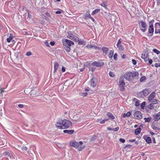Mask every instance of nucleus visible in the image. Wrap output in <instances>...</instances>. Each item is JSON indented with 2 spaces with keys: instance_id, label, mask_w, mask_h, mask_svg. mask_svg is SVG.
I'll use <instances>...</instances> for the list:
<instances>
[{
  "instance_id": "nucleus-1",
  "label": "nucleus",
  "mask_w": 160,
  "mask_h": 160,
  "mask_svg": "<svg viewBox=\"0 0 160 160\" xmlns=\"http://www.w3.org/2000/svg\"><path fill=\"white\" fill-rule=\"evenodd\" d=\"M82 142L81 141H80L79 142H70V145L71 146H73L76 148L79 147V151H81L82 149H84L85 147L84 145L82 146Z\"/></svg>"
},
{
  "instance_id": "nucleus-2",
  "label": "nucleus",
  "mask_w": 160,
  "mask_h": 160,
  "mask_svg": "<svg viewBox=\"0 0 160 160\" xmlns=\"http://www.w3.org/2000/svg\"><path fill=\"white\" fill-rule=\"evenodd\" d=\"M63 128L64 129L67 128L72 125V123L69 120L64 119L62 121Z\"/></svg>"
},
{
  "instance_id": "nucleus-3",
  "label": "nucleus",
  "mask_w": 160,
  "mask_h": 160,
  "mask_svg": "<svg viewBox=\"0 0 160 160\" xmlns=\"http://www.w3.org/2000/svg\"><path fill=\"white\" fill-rule=\"evenodd\" d=\"M119 89L122 91H123L124 90L125 88L124 86L125 85V82H124L123 78H120L119 79Z\"/></svg>"
},
{
  "instance_id": "nucleus-4",
  "label": "nucleus",
  "mask_w": 160,
  "mask_h": 160,
  "mask_svg": "<svg viewBox=\"0 0 160 160\" xmlns=\"http://www.w3.org/2000/svg\"><path fill=\"white\" fill-rule=\"evenodd\" d=\"M67 36L70 39L74 40L77 42H78V37L73 35L71 33H68Z\"/></svg>"
},
{
  "instance_id": "nucleus-5",
  "label": "nucleus",
  "mask_w": 160,
  "mask_h": 160,
  "mask_svg": "<svg viewBox=\"0 0 160 160\" xmlns=\"http://www.w3.org/2000/svg\"><path fill=\"white\" fill-rule=\"evenodd\" d=\"M132 72H127L124 75V78L127 80L131 81H132Z\"/></svg>"
},
{
  "instance_id": "nucleus-6",
  "label": "nucleus",
  "mask_w": 160,
  "mask_h": 160,
  "mask_svg": "<svg viewBox=\"0 0 160 160\" xmlns=\"http://www.w3.org/2000/svg\"><path fill=\"white\" fill-rule=\"evenodd\" d=\"M140 23H141L142 27L143 28V29L141 28V30L143 32H145L146 31L147 27V25L146 22L144 21H142L140 22L139 24Z\"/></svg>"
},
{
  "instance_id": "nucleus-7",
  "label": "nucleus",
  "mask_w": 160,
  "mask_h": 160,
  "mask_svg": "<svg viewBox=\"0 0 160 160\" xmlns=\"http://www.w3.org/2000/svg\"><path fill=\"white\" fill-rule=\"evenodd\" d=\"M59 67V65L58 63L56 62H55L54 65V71L53 72V74L54 75L55 78H57V75L56 74V72Z\"/></svg>"
},
{
  "instance_id": "nucleus-8",
  "label": "nucleus",
  "mask_w": 160,
  "mask_h": 160,
  "mask_svg": "<svg viewBox=\"0 0 160 160\" xmlns=\"http://www.w3.org/2000/svg\"><path fill=\"white\" fill-rule=\"evenodd\" d=\"M74 42L72 41L66 39L65 41H63V45H67L69 46H71L72 45H73Z\"/></svg>"
},
{
  "instance_id": "nucleus-9",
  "label": "nucleus",
  "mask_w": 160,
  "mask_h": 160,
  "mask_svg": "<svg viewBox=\"0 0 160 160\" xmlns=\"http://www.w3.org/2000/svg\"><path fill=\"white\" fill-rule=\"evenodd\" d=\"M104 65V63L102 62H94L92 63V65L93 66H95L97 67H100L103 66Z\"/></svg>"
},
{
  "instance_id": "nucleus-10",
  "label": "nucleus",
  "mask_w": 160,
  "mask_h": 160,
  "mask_svg": "<svg viewBox=\"0 0 160 160\" xmlns=\"http://www.w3.org/2000/svg\"><path fill=\"white\" fill-rule=\"evenodd\" d=\"M134 117L137 119H139L142 118V115L140 112L137 111L134 113Z\"/></svg>"
},
{
  "instance_id": "nucleus-11",
  "label": "nucleus",
  "mask_w": 160,
  "mask_h": 160,
  "mask_svg": "<svg viewBox=\"0 0 160 160\" xmlns=\"http://www.w3.org/2000/svg\"><path fill=\"white\" fill-rule=\"evenodd\" d=\"M155 96V93L154 92H152L149 96L148 98V100L149 102L153 99Z\"/></svg>"
},
{
  "instance_id": "nucleus-12",
  "label": "nucleus",
  "mask_w": 160,
  "mask_h": 160,
  "mask_svg": "<svg viewBox=\"0 0 160 160\" xmlns=\"http://www.w3.org/2000/svg\"><path fill=\"white\" fill-rule=\"evenodd\" d=\"M151 92V90L150 89L146 88L143 90L142 91V93L143 96H145L148 95Z\"/></svg>"
},
{
  "instance_id": "nucleus-13",
  "label": "nucleus",
  "mask_w": 160,
  "mask_h": 160,
  "mask_svg": "<svg viewBox=\"0 0 160 160\" xmlns=\"http://www.w3.org/2000/svg\"><path fill=\"white\" fill-rule=\"evenodd\" d=\"M97 82V79L96 78H93L90 82L91 85L93 87H94L96 85V83Z\"/></svg>"
},
{
  "instance_id": "nucleus-14",
  "label": "nucleus",
  "mask_w": 160,
  "mask_h": 160,
  "mask_svg": "<svg viewBox=\"0 0 160 160\" xmlns=\"http://www.w3.org/2000/svg\"><path fill=\"white\" fill-rule=\"evenodd\" d=\"M56 125L57 128L59 129H64V127L63 128L62 121L61 122H57L56 123Z\"/></svg>"
},
{
  "instance_id": "nucleus-15",
  "label": "nucleus",
  "mask_w": 160,
  "mask_h": 160,
  "mask_svg": "<svg viewBox=\"0 0 160 160\" xmlns=\"http://www.w3.org/2000/svg\"><path fill=\"white\" fill-rule=\"evenodd\" d=\"M155 27L156 28L155 31V33H160V29H157V28H160V23L158 22L156 23L155 24Z\"/></svg>"
},
{
  "instance_id": "nucleus-16",
  "label": "nucleus",
  "mask_w": 160,
  "mask_h": 160,
  "mask_svg": "<svg viewBox=\"0 0 160 160\" xmlns=\"http://www.w3.org/2000/svg\"><path fill=\"white\" fill-rule=\"evenodd\" d=\"M143 138L148 143H150L151 142V139L150 137H148L147 136L144 135Z\"/></svg>"
},
{
  "instance_id": "nucleus-17",
  "label": "nucleus",
  "mask_w": 160,
  "mask_h": 160,
  "mask_svg": "<svg viewBox=\"0 0 160 160\" xmlns=\"http://www.w3.org/2000/svg\"><path fill=\"white\" fill-rule=\"evenodd\" d=\"M30 95L32 97H34L37 95H38V93L37 92V90L36 89H34L31 90L30 92Z\"/></svg>"
},
{
  "instance_id": "nucleus-18",
  "label": "nucleus",
  "mask_w": 160,
  "mask_h": 160,
  "mask_svg": "<svg viewBox=\"0 0 160 160\" xmlns=\"http://www.w3.org/2000/svg\"><path fill=\"white\" fill-rule=\"evenodd\" d=\"M63 132L65 133L72 134L74 132V131L72 130H64Z\"/></svg>"
},
{
  "instance_id": "nucleus-19",
  "label": "nucleus",
  "mask_w": 160,
  "mask_h": 160,
  "mask_svg": "<svg viewBox=\"0 0 160 160\" xmlns=\"http://www.w3.org/2000/svg\"><path fill=\"white\" fill-rule=\"evenodd\" d=\"M64 48L66 50V51L68 52H69L71 50V48H70V46L67 45H63Z\"/></svg>"
},
{
  "instance_id": "nucleus-20",
  "label": "nucleus",
  "mask_w": 160,
  "mask_h": 160,
  "mask_svg": "<svg viewBox=\"0 0 160 160\" xmlns=\"http://www.w3.org/2000/svg\"><path fill=\"white\" fill-rule=\"evenodd\" d=\"M107 115L110 118H111L112 119H114L115 118L114 117V116L110 112H108Z\"/></svg>"
},
{
  "instance_id": "nucleus-21",
  "label": "nucleus",
  "mask_w": 160,
  "mask_h": 160,
  "mask_svg": "<svg viewBox=\"0 0 160 160\" xmlns=\"http://www.w3.org/2000/svg\"><path fill=\"white\" fill-rule=\"evenodd\" d=\"M141 128H138L136 129L135 131V133L136 135H138L141 132Z\"/></svg>"
},
{
  "instance_id": "nucleus-22",
  "label": "nucleus",
  "mask_w": 160,
  "mask_h": 160,
  "mask_svg": "<svg viewBox=\"0 0 160 160\" xmlns=\"http://www.w3.org/2000/svg\"><path fill=\"white\" fill-rule=\"evenodd\" d=\"M155 121H158L160 119V114L159 113H157L154 116Z\"/></svg>"
},
{
  "instance_id": "nucleus-23",
  "label": "nucleus",
  "mask_w": 160,
  "mask_h": 160,
  "mask_svg": "<svg viewBox=\"0 0 160 160\" xmlns=\"http://www.w3.org/2000/svg\"><path fill=\"white\" fill-rule=\"evenodd\" d=\"M3 154L5 156H8V157H9L10 158H11V153L8 151H6L3 153Z\"/></svg>"
},
{
  "instance_id": "nucleus-24",
  "label": "nucleus",
  "mask_w": 160,
  "mask_h": 160,
  "mask_svg": "<svg viewBox=\"0 0 160 160\" xmlns=\"http://www.w3.org/2000/svg\"><path fill=\"white\" fill-rule=\"evenodd\" d=\"M138 72H134L133 73H132V79H133V78L134 77H136V76H138Z\"/></svg>"
},
{
  "instance_id": "nucleus-25",
  "label": "nucleus",
  "mask_w": 160,
  "mask_h": 160,
  "mask_svg": "<svg viewBox=\"0 0 160 160\" xmlns=\"http://www.w3.org/2000/svg\"><path fill=\"white\" fill-rule=\"evenodd\" d=\"M8 36L9 38H7V41L8 42H10V41L12 40L13 37L12 36V35L10 33L9 34V36Z\"/></svg>"
},
{
  "instance_id": "nucleus-26",
  "label": "nucleus",
  "mask_w": 160,
  "mask_h": 160,
  "mask_svg": "<svg viewBox=\"0 0 160 160\" xmlns=\"http://www.w3.org/2000/svg\"><path fill=\"white\" fill-rule=\"evenodd\" d=\"M154 32V28H153V26H151V27L150 28V26L149 27L148 29V32L149 33H152Z\"/></svg>"
},
{
  "instance_id": "nucleus-27",
  "label": "nucleus",
  "mask_w": 160,
  "mask_h": 160,
  "mask_svg": "<svg viewBox=\"0 0 160 160\" xmlns=\"http://www.w3.org/2000/svg\"><path fill=\"white\" fill-rule=\"evenodd\" d=\"M102 50L104 53H105L106 54L107 53V52L108 50V49L107 48L103 47L102 48Z\"/></svg>"
},
{
  "instance_id": "nucleus-28",
  "label": "nucleus",
  "mask_w": 160,
  "mask_h": 160,
  "mask_svg": "<svg viewBox=\"0 0 160 160\" xmlns=\"http://www.w3.org/2000/svg\"><path fill=\"white\" fill-rule=\"evenodd\" d=\"M101 5L104 8H107V3L106 2H103L101 4Z\"/></svg>"
},
{
  "instance_id": "nucleus-29",
  "label": "nucleus",
  "mask_w": 160,
  "mask_h": 160,
  "mask_svg": "<svg viewBox=\"0 0 160 160\" xmlns=\"http://www.w3.org/2000/svg\"><path fill=\"white\" fill-rule=\"evenodd\" d=\"M11 160H17V157L14 155L13 153L11 152Z\"/></svg>"
},
{
  "instance_id": "nucleus-30",
  "label": "nucleus",
  "mask_w": 160,
  "mask_h": 160,
  "mask_svg": "<svg viewBox=\"0 0 160 160\" xmlns=\"http://www.w3.org/2000/svg\"><path fill=\"white\" fill-rule=\"evenodd\" d=\"M78 43L80 45H84L85 44V42L83 40L78 39Z\"/></svg>"
},
{
  "instance_id": "nucleus-31",
  "label": "nucleus",
  "mask_w": 160,
  "mask_h": 160,
  "mask_svg": "<svg viewBox=\"0 0 160 160\" xmlns=\"http://www.w3.org/2000/svg\"><path fill=\"white\" fill-rule=\"evenodd\" d=\"M100 11V10L99 9H95L92 12V15H95L99 12Z\"/></svg>"
},
{
  "instance_id": "nucleus-32",
  "label": "nucleus",
  "mask_w": 160,
  "mask_h": 160,
  "mask_svg": "<svg viewBox=\"0 0 160 160\" xmlns=\"http://www.w3.org/2000/svg\"><path fill=\"white\" fill-rule=\"evenodd\" d=\"M152 104H156L158 103V101L157 99H152L150 102Z\"/></svg>"
},
{
  "instance_id": "nucleus-33",
  "label": "nucleus",
  "mask_w": 160,
  "mask_h": 160,
  "mask_svg": "<svg viewBox=\"0 0 160 160\" xmlns=\"http://www.w3.org/2000/svg\"><path fill=\"white\" fill-rule=\"evenodd\" d=\"M152 128L154 130L159 131V127L155 126V125H152Z\"/></svg>"
},
{
  "instance_id": "nucleus-34",
  "label": "nucleus",
  "mask_w": 160,
  "mask_h": 160,
  "mask_svg": "<svg viewBox=\"0 0 160 160\" xmlns=\"http://www.w3.org/2000/svg\"><path fill=\"white\" fill-rule=\"evenodd\" d=\"M145 122H150L151 120V118L149 117L148 118H144Z\"/></svg>"
},
{
  "instance_id": "nucleus-35",
  "label": "nucleus",
  "mask_w": 160,
  "mask_h": 160,
  "mask_svg": "<svg viewBox=\"0 0 160 160\" xmlns=\"http://www.w3.org/2000/svg\"><path fill=\"white\" fill-rule=\"evenodd\" d=\"M117 48H118L119 50L122 51L123 50L124 48L123 46L121 45V44H119L118 46H117Z\"/></svg>"
},
{
  "instance_id": "nucleus-36",
  "label": "nucleus",
  "mask_w": 160,
  "mask_h": 160,
  "mask_svg": "<svg viewBox=\"0 0 160 160\" xmlns=\"http://www.w3.org/2000/svg\"><path fill=\"white\" fill-rule=\"evenodd\" d=\"M147 55L148 54L147 53L144 52L142 54L141 58L142 59H144V58H145L147 57Z\"/></svg>"
},
{
  "instance_id": "nucleus-37",
  "label": "nucleus",
  "mask_w": 160,
  "mask_h": 160,
  "mask_svg": "<svg viewBox=\"0 0 160 160\" xmlns=\"http://www.w3.org/2000/svg\"><path fill=\"white\" fill-rule=\"evenodd\" d=\"M113 52L112 51H110L109 52V54L108 55V56L109 58H112L113 55Z\"/></svg>"
},
{
  "instance_id": "nucleus-38",
  "label": "nucleus",
  "mask_w": 160,
  "mask_h": 160,
  "mask_svg": "<svg viewBox=\"0 0 160 160\" xmlns=\"http://www.w3.org/2000/svg\"><path fill=\"white\" fill-rule=\"evenodd\" d=\"M84 16L85 18L87 19V18H89L90 17L91 15L89 12H87L85 15H84Z\"/></svg>"
},
{
  "instance_id": "nucleus-39",
  "label": "nucleus",
  "mask_w": 160,
  "mask_h": 160,
  "mask_svg": "<svg viewBox=\"0 0 160 160\" xmlns=\"http://www.w3.org/2000/svg\"><path fill=\"white\" fill-rule=\"evenodd\" d=\"M154 22V20L153 19L152 20H151L149 22V26H150V28L151 27V26H153V23Z\"/></svg>"
},
{
  "instance_id": "nucleus-40",
  "label": "nucleus",
  "mask_w": 160,
  "mask_h": 160,
  "mask_svg": "<svg viewBox=\"0 0 160 160\" xmlns=\"http://www.w3.org/2000/svg\"><path fill=\"white\" fill-rule=\"evenodd\" d=\"M148 108L151 109L154 108V106L151 103L148 106Z\"/></svg>"
},
{
  "instance_id": "nucleus-41",
  "label": "nucleus",
  "mask_w": 160,
  "mask_h": 160,
  "mask_svg": "<svg viewBox=\"0 0 160 160\" xmlns=\"http://www.w3.org/2000/svg\"><path fill=\"white\" fill-rule=\"evenodd\" d=\"M152 51L155 53H156L157 54H159L160 53V52L158 50L155 48L153 49Z\"/></svg>"
},
{
  "instance_id": "nucleus-42",
  "label": "nucleus",
  "mask_w": 160,
  "mask_h": 160,
  "mask_svg": "<svg viewBox=\"0 0 160 160\" xmlns=\"http://www.w3.org/2000/svg\"><path fill=\"white\" fill-rule=\"evenodd\" d=\"M146 102H143L141 104V106L142 108L143 109L146 105Z\"/></svg>"
},
{
  "instance_id": "nucleus-43",
  "label": "nucleus",
  "mask_w": 160,
  "mask_h": 160,
  "mask_svg": "<svg viewBox=\"0 0 160 160\" xmlns=\"http://www.w3.org/2000/svg\"><path fill=\"white\" fill-rule=\"evenodd\" d=\"M109 76L111 77H114L115 76L114 73H113V72H110L109 73Z\"/></svg>"
},
{
  "instance_id": "nucleus-44",
  "label": "nucleus",
  "mask_w": 160,
  "mask_h": 160,
  "mask_svg": "<svg viewBox=\"0 0 160 160\" xmlns=\"http://www.w3.org/2000/svg\"><path fill=\"white\" fill-rule=\"evenodd\" d=\"M129 141L131 142H135V143L136 144H138V141H135V139H131L129 140Z\"/></svg>"
},
{
  "instance_id": "nucleus-45",
  "label": "nucleus",
  "mask_w": 160,
  "mask_h": 160,
  "mask_svg": "<svg viewBox=\"0 0 160 160\" xmlns=\"http://www.w3.org/2000/svg\"><path fill=\"white\" fill-rule=\"evenodd\" d=\"M135 105L136 106H138L139 105V102L138 100L137 101L135 102Z\"/></svg>"
},
{
  "instance_id": "nucleus-46",
  "label": "nucleus",
  "mask_w": 160,
  "mask_h": 160,
  "mask_svg": "<svg viewBox=\"0 0 160 160\" xmlns=\"http://www.w3.org/2000/svg\"><path fill=\"white\" fill-rule=\"evenodd\" d=\"M145 79V77H142L140 79V81L141 82H142Z\"/></svg>"
},
{
  "instance_id": "nucleus-47",
  "label": "nucleus",
  "mask_w": 160,
  "mask_h": 160,
  "mask_svg": "<svg viewBox=\"0 0 160 160\" xmlns=\"http://www.w3.org/2000/svg\"><path fill=\"white\" fill-rule=\"evenodd\" d=\"M32 55V53L30 52H27L26 55L27 56H30Z\"/></svg>"
},
{
  "instance_id": "nucleus-48",
  "label": "nucleus",
  "mask_w": 160,
  "mask_h": 160,
  "mask_svg": "<svg viewBox=\"0 0 160 160\" xmlns=\"http://www.w3.org/2000/svg\"><path fill=\"white\" fill-rule=\"evenodd\" d=\"M117 53H115L113 56V58L115 60H116L117 59Z\"/></svg>"
},
{
  "instance_id": "nucleus-49",
  "label": "nucleus",
  "mask_w": 160,
  "mask_h": 160,
  "mask_svg": "<svg viewBox=\"0 0 160 160\" xmlns=\"http://www.w3.org/2000/svg\"><path fill=\"white\" fill-rule=\"evenodd\" d=\"M87 48H93V46L92 45H88L86 46Z\"/></svg>"
},
{
  "instance_id": "nucleus-50",
  "label": "nucleus",
  "mask_w": 160,
  "mask_h": 160,
  "mask_svg": "<svg viewBox=\"0 0 160 160\" xmlns=\"http://www.w3.org/2000/svg\"><path fill=\"white\" fill-rule=\"evenodd\" d=\"M18 106L20 108H22L24 107V105L22 104H20L18 105Z\"/></svg>"
},
{
  "instance_id": "nucleus-51",
  "label": "nucleus",
  "mask_w": 160,
  "mask_h": 160,
  "mask_svg": "<svg viewBox=\"0 0 160 160\" xmlns=\"http://www.w3.org/2000/svg\"><path fill=\"white\" fill-rule=\"evenodd\" d=\"M155 66L156 67H160V63H156L155 64Z\"/></svg>"
},
{
  "instance_id": "nucleus-52",
  "label": "nucleus",
  "mask_w": 160,
  "mask_h": 160,
  "mask_svg": "<svg viewBox=\"0 0 160 160\" xmlns=\"http://www.w3.org/2000/svg\"><path fill=\"white\" fill-rule=\"evenodd\" d=\"M119 127H117L116 128H113V131H117L119 130Z\"/></svg>"
},
{
  "instance_id": "nucleus-53",
  "label": "nucleus",
  "mask_w": 160,
  "mask_h": 160,
  "mask_svg": "<svg viewBox=\"0 0 160 160\" xmlns=\"http://www.w3.org/2000/svg\"><path fill=\"white\" fill-rule=\"evenodd\" d=\"M132 63L133 64H134V65L136 64L137 62H136V61L135 60L132 59Z\"/></svg>"
},
{
  "instance_id": "nucleus-54",
  "label": "nucleus",
  "mask_w": 160,
  "mask_h": 160,
  "mask_svg": "<svg viewBox=\"0 0 160 160\" xmlns=\"http://www.w3.org/2000/svg\"><path fill=\"white\" fill-rule=\"evenodd\" d=\"M132 147V146L130 144H128V145H126L125 147H124V148H131V147Z\"/></svg>"
},
{
  "instance_id": "nucleus-55",
  "label": "nucleus",
  "mask_w": 160,
  "mask_h": 160,
  "mask_svg": "<svg viewBox=\"0 0 160 160\" xmlns=\"http://www.w3.org/2000/svg\"><path fill=\"white\" fill-rule=\"evenodd\" d=\"M153 61L154 62H157L158 61V60L157 58H154L153 59Z\"/></svg>"
},
{
  "instance_id": "nucleus-56",
  "label": "nucleus",
  "mask_w": 160,
  "mask_h": 160,
  "mask_svg": "<svg viewBox=\"0 0 160 160\" xmlns=\"http://www.w3.org/2000/svg\"><path fill=\"white\" fill-rule=\"evenodd\" d=\"M107 119H104L102 121H101L100 122L101 124H103L105 123V122L107 121Z\"/></svg>"
},
{
  "instance_id": "nucleus-57",
  "label": "nucleus",
  "mask_w": 160,
  "mask_h": 160,
  "mask_svg": "<svg viewBox=\"0 0 160 160\" xmlns=\"http://www.w3.org/2000/svg\"><path fill=\"white\" fill-rule=\"evenodd\" d=\"M119 140L122 143L124 142H125V140L124 139L121 138Z\"/></svg>"
},
{
  "instance_id": "nucleus-58",
  "label": "nucleus",
  "mask_w": 160,
  "mask_h": 160,
  "mask_svg": "<svg viewBox=\"0 0 160 160\" xmlns=\"http://www.w3.org/2000/svg\"><path fill=\"white\" fill-rule=\"evenodd\" d=\"M62 10H60L59 11H57L56 12V13L57 14H60L62 13Z\"/></svg>"
},
{
  "instance_id": "nucleus-59",
  "label": "nucleus",
  "mask_w": 160,
  "mask_h": 160,
  "mask_svg": "<svg viewBox=\"0 0 160 160\" xmlns=\"http://www.w3.org/2000/svg\"><path fill=\"white\" fill-rule=\"evenodd\" d=\"M131 115V113L130 112H128L126 113V116H127V117H129Z\"/></svg>"
},
{
  "instance_id": "nucleus-60",
  "label": "nucleus",
  "mask_w": 160,
  "mask_h": 160,
  "mask_svg": "<svg viewBox=\"0 0 160 160\" xmlns=\"http://www.w3.org/2000/svg\"><path fill=\"white\" fill-rule=\"evenodd\" d=\"M27 149H28L27 148L26 146L23 147L22 148V149L23 151H24V150H26Z\"/></svg>"
},
{
  "instance_id": "nucleus-61",
  "label": "nucleus",
  "mask_w": 160,
  "mask_h": 160,
  "mask_svg": "<svg viewBox=\"0 0 160 160\" xmlns=\"http://www.w3.org/2000/svg\"><path fill=\"white\" fill-rule=\"evenodd\" d=\"M45 45L48 47H49V43L47 41H46L45 42Z\"/></svg>"
},
{
  "instance_id": "nucleus-62",
  "label": "nucleus",
  "mask_w": 160,
  "mask_h": 160,
  "mask_svg": "<svg viewBox=\"0 0 160 160\" xmlns=\"http://www.w3.org/2000/svg\"><path fill=\"white\" fill-rule=\"evenodd\" d=\"M93 48H94L96 50H99L100 49V48L99 47H96L94 46H93Z\"/></svg>"
},
{
  "instance_id": "nucleus-63",
  "label": "nucleus",
  "mask_w": 160,
  "mask_h": 160,
  "mask_svg": "<svg viewBox=\"0 0 160 160\" xmlns=\"http://www.w3.org/2000/svg\"><path fill=\"white\" fill-rule=\"evenodd\" d=\"M62 71L63 72H64L65 71V68L64 67H62Z\"/></svg>"
},
{
  "instance_id": "nucleus-64",
  "label": "nucleus",
  "mask_w": 160,
  "mask_h": 160,
  "mask_svg": "<svg viewBox=\"0 0 160 160\" xmlns=\"http://www.w3.org/2000/svg\"><path fill=\"white\" fill-rule=\"evenodd\" d=\"M143 59H144V60L145 62L147 61L149 59V58L147 57L145 58H144Z\"/></svg>"
}]
</instances>
